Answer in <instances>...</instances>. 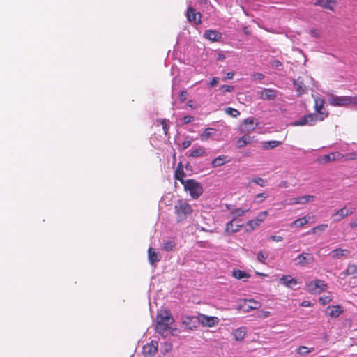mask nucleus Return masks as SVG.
I'll return each instance as SVG.
<instances>
[{
    "label": "nucleus",
    "mask_w": 357,
    "mask_h": 357,
    "mask_svg": "<svg viewBox=\"0 0 357 357\" xmlns=\"http://www.w3.org/2000/svg\"><path fill=\"white\" fill-rule=\"evenodd\" d=\"M174 322L172 313L167 310H160L156 316V331L165 337L167 335L169 326Z\"/></svg>",
    "instance_id": "f257e3e1"
},
{
    "label": "nucleus",
    "mask_w": 357,
    "mask_h": 357,
    "mask_svg": "<svg viewBox=\"0 0 357 357\" xmlns=\"http://www.w3.org/2000/svg\"><path fill=\"white\" fill-rule=\"evenodd\" d=\"M174 208L178 223L185 221L193 212L192 206L187 202L181 199L176 202Z\"/></svg>",
    "instance_id": "f03ea898"
},
{
    "label": "nucleus",
    "mask_w": 357,
    "mask_h": 357,
    "mask_svg": "<svg viewBox=\"0 0 357 357\" xmlns=\"http://www.w3.org/2000/svg\"><path fill=\"white\" fill-rule=\"evenodd\" d=\"M184 190L188 191L191 197L197 199L204 192L201 183L193 178L185 180Z\"/></svg>",
    "instance_id": "7ed1b4c3"
},
{
    "label": "nucleus",
    "mask_w": 357,
    "mask_h": 357,
    "mask_svg": "<svg viewBox=\"0 0 357 357\" xmlns=\"http://www.w3.org/2000/svg\"><path fill=\"white\" fill-rule=\"evenodd\" d=\"M328 284L325 281L316 279L306 284L307 291L312 294H321L326 290Z\"/></svg>",
    "instance_id": "20e7f679"
},
{
    "label": "nucleus",
    "mask_w": 357,
    "mask_h": 357,
    "mask_svg": "<svg viewBox=\"0 0 357 357\" xmlns=\"http://www.w3.org/2000/svg\"><path fill=\"white\" fill-rule=\"evenodd\" d=\"M324 119V117H319L317 114H309L302 116L299 120L293 122L291 125L294 126H313L317 121H323Z\"/></svg>",
    "instance_id": "39448f33"
},
{
    "label": "nucleus",
    "mask_w": 357,
    "mask_h": 357,
    "mask_svg": "<svg viewBox=\"0 0 357 357\" xmlns=\"http://www.w3.org/2000/svg\"><path fill=\"white\" fill-rule=\"evenodd\" d=\"M197 321L204 327H213L217 325L220 319L217 317L208 316L204 314L199 313L196 316Z\"/></svg>",
    "instance_id": "423d86ee"
},
{
    "label": "nucleus",
    "mask_w": 357,
    "mask_h": 357,
    "mask_svg": "<svg viewBox=\"0 0 357 357\" xmlns=\"http://www.w3.org/2000/svg\"><path fill=\"white\" fill-rule=\"evenodd\" d=\"M328 103L333 107H347L349 105L347 96H335L333 93L328 94Z\"/></svg>",
    "instance_id": "0eeeda50"
},
{
    "label": "nucleus",
    "mask_w": 357,
    "mask_h": 357,
    "mask_svg": "<svg viewBox=\"0 0 357 357\" xmlns=\"http://www.w3.org/2000/svg\"><path fill=\"white\" fill-rule=\"evenodd\" d=\"M353 213V208H348L346 206H344L339 210L335 211L331 215V218L333 222H340L344 218L352 215Z\"/></svg>",
    "instance_id": "6e6552de"
},
{
    "label": "nucleus",
    "mask_w": 357,
    "mask_h": 357,
    "mask_svg": "<svg viewBox=\"0 0 357 357\" xmlns=\"http://www.w3.org/2000/svg\"><path fill=\"white\" fill-rule=\"evenodd\" d=\"M158 344L156 341H151L143 347L144 357H153L158 351Z\"/></svg>",
    "instance_id": "1a4fd4ad"
},
{
    "label": "nucleus",
    "mask_w": 357,
    "mask_h": 357,
    "mask_svg": "<svg viewBox=\"0 0 357 357\" xmlns=\"http://www.w3.org/2000/svg\"><path fill=\"white\" fill-rule=\"evenodd\" d=\"M186 17L190 22H194L195 24H200L202 23L201 13L199 12H196L191 6L188 7L187 10Z\"/></svg>",
    "instance_id": "9d476101"
},
{
    "label": "nucleus",
    "mask_w": 357,
    "mask_h": 357,
    "mask_svg": "<svg viewBox=\"0 0 357 357\" xmlns=\"http://www.w3.org/2000/svg\"><path fill=\"white\" fill-rule=\"evenodd\" d=\"M314 199H315V197L314 195L300 196L298 197L289 199L288 204H289V205L305 204L310 202L314 201Z\"/></svg>",
    "instance_id": "9b49d317"
},
{
    "label": "nucleus",
    "mask_w": 357,
    "mask_h": 357,
    "mask_svg": "<svg viewBox=\"0 0 357 357\" xmlns=\"http://www.w3.org/2000/svg\"><path fill=\"white\" fill-rule=\"evenodd\" d=\"M278 91L272 89H264L259 92L260 99L265 100H273L277 97Z\"/></svg>",
    "instance_id": "f8f14e48"
},
{
    "label": "nucleus",
    "mask_w": 357,
    "mask_h": 357,
    "mask_svg": "<svg viewBox=\"0 0 357 357\" xmlns=\"http://www.w3.org/2000/svg\"><path fill=\"white\" fill-rule=\"evenodd\" d=\"M343 312V307L340 305L328 306L325 311L326 314L331 318H337Z\"/></svg>",
    "instance_id": "ddd939ff"
},
{
    "label": "nucleus",
    "mask_w": 357,
    "mask_h": 357,
    "mask_svg": "<svg viewBox=\"0 0 357 357\" xmlns=\"http://www.w3.org/2000/svg\"><path fill=\"white\" fill-rule=\"evenodd\" d=\"M296 259L298 261V264L301 266L312 264L314 261V257L311 254L305 252H303L301 255H299L296 257Z\"/></svg>",
    "instance_id": "4468645a"
},
{
    "label": "nucleus",
    "mask_w": 357,
    "mask_h": 357,
    "mask_svg": "<svg viewBox=\"0 0 357 357\" xmlns=\"http://www.w3.org/2000/svg\"><path fill=\"white\" fill-rule=\"evenodd\" d=\"M293 84L298 96H301L307 92V86L304 84V82L301 77H298L294 80Z\"/></svg>",
    "instance_id": "2eb2a0df"
},
{
    "label": "nucleus",
    "mask_w": 357,
    "mask_h": 357,
    "mask_svg": "<svg viewBox=\"0 0 357 357\" xmlns=\"http://www.w3.org/2000/svg\"><path fill=\"white\" fill-rule=\"evenodd\" d=\"M196 319V317L184 315L181 318V322L185 326L186 330L193 331L197 326L193 324V320Z\"/></svg>",
    "instance_id": "dca6fc26"
},
{
    "label": "nucleus",
    "mask_w": 357,
    "mask_h": 357,
    "mask_svg": "<svg viewBox=\"0 0 357 357\" xmlns=\"http://www.w3.org/2000/svg\"><path fill=\"white\" fill-rule=\"evenodd\" d=\"M343 159V154L340 152L335 151L330 153L329 154H326L322 156V161L325 163L335 161V160H341Z\"/></svg>",
    "instance_id": "f3484780"
},
{
    "label": "nucleus",
    "mask_w": 357,
    "mask_h": 357,
    "mask_svg": "<svg viewBox=\"0 0 357 357\" xmlns=\"http://www.w3.org/2000/svg\"><path fill=\"white\" fill-rule=\"evenodd\" d=\"M314 5L319 6L325 9L334 10V6L336 5L335 0H316Z\"/></svg>",
    "instance_id": "a211bd4d"
},
{
    "label": "nucleus",
    "mask_w": 357,
    "mask_h": 357,
    "mask_svg": "<svg viewBox=\"0 0 357 357\" xmlns=\"http://www.w3.org/2000/svg\"><path fill=\"white\" fill-rule=\"evenodd\" d=\"M280 282L288 288H291L293 286L298 284L297 280L289 275H282L280 279Z\"/></svg>",
    "instance_id": "6ab92c4d"
},
{
    "label": "nucleus",
    "mask_w": 357,
    "mask_h": 357,
    "mask_svg": "<svg viewBox=\"0 0 357 357\" xmlns=\"http://www.w3.org/2000/svg\"><path fill=\"white\" fill-rule=\"evenodd\" d=\"M185 176V174L183 171V167L182 162H180L174 172V177L175 179L178 180L183 185H185V181L184 180V177Z\"/></svg>",
    "instance_id": "aec40b11"
},
{
    "label": "nucleus",
    "mask_w": 357,
    "mask_h": 357,
    "mask_svg": "<svg viewBox=\"0 0 357 357\" xmlns=\"http://www.w3.org/2000/svg\"><path fill=\"white\" fill-rule=\"evenodd\" d=\"M261 303L253 299H249L245 302L244 304V311L250 312L253 310L259 309L261 307Z\"/></svg>",
    "instance_id": "412c9836"
},
{
    "label": "nucleus",
    "mask_w": 357,
    "mask_h": 357,
    "mask_svg": "<svg viewBox=\"0 0 357 357\" xmlns=\"http://www.w3.org/2000/svg\"><path fill=\"white\" fill-rule=\"evenodd\" d=\"M204 37L215 42L221 38V33L214 30H206L204 33Z\"/></svg>",
    "instance_id": "4be33fe9"
},
{
    "label": "nucleus",
    "mask_w": 357,
    "mask_h": 357,
    "mask_svg": "<svg viewBox=\"0 0 357 357\" xmlns=\"http://www.w3.org/2000/svg\"><path fill=\"white\" fill-rule=\"evenodd\" d=\"M229 162V160L227 155H221L212 160L211 165L213 167H218Z\"/></svg>",
    "instance_id": "5701e85b"
},
{
    "label": "nucleus",
    "mask_w": 357,
    "mask_h": 357,
    "mask_svg": "<svg viewBox=\"0 0 357 357\" xmlns=\"http://www.w3.org/2000/svg\"><path fill=\"white\" fill-rule=\"evenodd\" d=\"M349 254L350 251L348 249L336 248L331 252V256L333 259L347 257Z\"/></svg>",
    "instance_id": "b1692460"
},
{
    "label": "nucleus",
    "mask_w": 357,
    "mask_h": 357,
    "mask_svg": "<svg viewBox=\"0 0 357 357\" xmlns=\"http://www.w3.org/2000/svg\"><path fill=\"white\" fill-rule=\"evenodd\" d=\"M234 220H231L226 224L225 231L232 234L239 231L242 225L234 224Z\"/></svg>",
    "instance_id": "393cba45"
},
{
    "label": "nucleus",
    "mask_w": 357,
    "mask_h": 357,
    "mask_svg": "<svg viewBox=\"0 0 357 357\" xmlns=\"http://www.w3.org/2000/svg\"><path fill=\"white\" fill-rule=\"evenodd\" d=\"M149 261L151 265H154L155 263L160 261V258L158 254L152 248H149L148 250Z\"/></svg>",
    "instance_id": "a878e982"
},
{
    "label": "nucleus",
    "mask_w": 357,
    "mask_h": 357,
    "mask_svg": "<svg viewBox=\"0 0 357 357\" xmlns=\"http://www.w3.org/2000/svg\"><path fill=\"white\" fill-rule=\"evenodd\" d=\"M247 333L246 328L241 327L234 331V339L237 341H241L244 339Z\"/></svg>",
    "instance_id": "bb28decb"
},
{
    "label": "nucleus",
    "mask_w": 357,
    "mask_h": 357,
    "mask_svg": "<svg viewBox=\"0 0 357 357\" xmlns=\"http://www.w3.org/2000/svg\"><path fill=\"white\" fill-rule=\"evenodd\" d=\"M310 217L304 216L301 218H298L290 224V227H302L308 222Z\"/></svg>",
    "instance_id": "cd10ccee"
},
{
    "label": "nucleus",
    "mask_w": 357,
    "mask_h": 357,
    "mask_svg": "<svg viewBox=\"0 0 357 357\" xmlns=\"http://www.w3.org/2000/svg\"><path fill=\"white\" fill-rule=\"evenodd\" d=\"M232 275L238 280H246L250 277V275L246 272L238 269H234L232 272Z\"/></svg>",
    "instance_id": "c85d7f7f"
},
{
    "label": "nucleus",
    "mask_w": 357,
    "mask_h": 357,
    "mask_svg": "<svg viewBox=\"0 0 357 357\" xmlns=\"http://www.w3.org/2000/svg\"><path fill=\"white\" fill-rule=\"evenodd\" d=\"M215 130L213 128H208L200 135V139L202 141H206L214 135Z\"/></svg>",
    "instance_id": "c756f323"
},
{
    "label": "nucleus",
    "mask_w": 357,
    "mask_h": 357,
    "mask_svg": "<svg viewBox=\"0 0 357 357\" xmlns=\"http://www.w3.org/2000/svg\"><path fill=\"white\" fill-rule=\"evenodd\" d=\"M206 154L205 149L203 146H199L191 151L190 156L192 158H197L204 156Z\"/></svg>",
    "instance_id": "7c9ffc66"
},
{
    "label": "nucleus",
    "mask_w": 357,
    "mask_h": 357,
    "mask_svg": "<svg viewBox=\"0 0 357 357\" xmlns=\"http://www.w3.org/2000/svg\"><path fill=\"white\" fill-rule=\"evenodd\" d=\"M251 142V137L249 135H243L237 140V146L241 149Z\"/></svg>",
    "instance_id": "2f4dec72"
},
{
    "label": "nucleus",
    "mask_w": 357,
    "mask_h": 357,
    "mask_svg": "<svg viewBox=\"0 0 357 357\" xmlns=\"http://www.w3.org/2000/svg\"><path fill=\"white\" fill-rule=\"evenodd\" d=\"M280 144H281V142H280V141L273 140V141L264 142L263 144L262 147L264 150H268V149H274V148L278 146Z\"/></svg>",
    "instance_id": "473e14b6"
},
{
    "label": "nucleus",
    "mask_w": 357,
    "mask_h": 357,
    "mask_svg": "<svg viewBox=\"0 0 357 357\" xmlns=\"http://www.w3.org/2000/svg\"><path fill=\"white\" fill-rule=\"evenodd\" d=\"M324 102H325V101L322 98L315 99L314 108H315L316 112L318 114H323V113L321 112V109L324 107Z\"/></svg>",
    "instance_id": "72a5a7b5"
},
{
    "label": "nucleus",
    "mask_w": 357,
    "mask_h": 357,
    "mask_svg": "<svg viewBox=\"0 0 357 357\" xmlns=\"http://www.w3.org/2000/svg\"><path fill=\"white\" fill-rule=\"evenodd\" d=\"M248 211H249V209L243 210V209H241L240 208H236V209L233 210L231 212V215L233 216V219L232 220H235L237 217H240V216L243 215Z\"/></svg>",
    "instance_id": "f704fd0d"
},
{
    "label": "nucleus",
    "mask_w": 357,
    "mask_h": 357,
    "mask_svg": "<svg viewBox=\"0 0 357 357\" xmlns=\"http://www.w3.org/2000/svg\"><path fill=\"white\" fill-rule=\"evenodd\" d=\"M344 273L346 275H356L357 273V266L355 264H349Z\"/></svg>",
    "instance_id": "c9c22d12"
},
{
    "label": "nucleus",
    "mask_w": 357,
    "mask_h": 357,
    "mask_svg": "<svg viewBox=\"0 0 357 357\" xmlns=\"http://www.w3.org/2000/svg\"><path fill=\"white\" fill-rule=\"evenodd\" d=\"M312 351H314V348L312 347V348H308L305 346H300L298 348V350H297V352L298 354L301 355V356H305L310 352H312Z\"/></svg>",
    "instance_id": "e433bc0d"
},
{
    "label": "nucleus",
    "mask_w": 357,
    "mask_h": 357,
    "mask_svg": "<svg viewBox=\"0 0 357 357\" xmlns=\"http://www.w3.org/2000/svg\"><path fill=\"white\" fill-rule=\"evenodd\" d=\"M225 112L227 114L234 118H236L240 115V112L238 109L232 107L225 108Z\"/></svg>",
    "instance_id": "4c0bfd02"
},
{
    "label": "nucleus",
    "mask_w": 357,
    "mask_h": 357,
    "mask_svg": "<svg viewBox=\"0 0 357 357\" xmlns=\"http://www.w3.org/2000/svg\"><path fill=\"white\" fill-rule=\"evenodd\" d=\"M175 247V243L172 241L164 242L163 250L165 251H172Z\"/></svg>",
    "instance_id": "58836bf2"
},
{
    "label": "nucleus",
    "mask_w": 357,
    "mask_h": 357,
    "mask_svg": "<svg viewBox=\"0 0 357 357\" xmlns=\"http://www.w3.org/2000/svg\"><path fill=\"white\" fill-rule=\"evenodd\" d=\"M252 183H254L261 187H264L266 185V181L262 178L261 177L257 176L252 178Z\"/></svg>",
    "instance_id": "ea45409f"
},
{
    "label": "nucleus",
    "mask_w": 357,
    "mask_h": 357,
    "mask_svg": "<svg viewBox=\"0 0 357 357\" xmlns=\"http://www.w3.org/2000/svg\"><path fill=\"white\" fill-rule=\"evenodd\" d=\"M169 122V121L166 119H162L160 120V123L162 127V129L164 130V133L165 135H168V130H169L168 123Z\"/></svg>",
    "instance_id": "a19ab883"
},
{
    "label": "nucleus",
    "mask_w": 357,
    "mask_h": 357,
    "mask_svg": "<svg viewBox=\"0 0 357 357\" xmlns=\"http://www.w3.org/2000/svg\"><path fill=\"white\" fill-rule=\"evenodd\" d=\"M357 158V153L355 152H350L347 154H343V159L342 160L347 161V160H352Z\"/></svg>",
    "instance_id": "79ce46f5"
},
{
    "label": "nucleus",
    "mask_w": 357,
    "mask_h": 357,
    "mask_svg": "<svg viewBox=\"0 0 357 357\" xmlns=\"http://www.w3.org/2000/svg\"><path fill=\"white\" fill-rule=\"evenodd\" d=\"M257 258L259 262L264 264L267 259V255H265L262 250H260L257 253Z\"/></svg>",
    "instance_id": "37998d69"
},
{
    "label": "nucleus",
    "mask_w": 357,
    "mask_h": 357,
    "mask_svg": "<svg viewBox=\"0 0 357 357\" xmlns=\"http://www.w3.org/2000/svg\"><path fill=\"white\" fill-rule=\"evenodd\" d=\"M268 197V195L263 192V193H258L255 196V201L257 203H261L263 199H265Z\"/></svg>",
    "instance_id": "c03bdc74"
},
{
    "label": "nucleus",
    "mask_w": 357,
    "mask_h": 357,
    "mask_svg": "<svg viewBox=\"0 0 357 357\" xmlns=\"http://www.w3.org/2000/svg\"><path fill=\"white\" fill-rule=\"evenodd\" d=\"M271 315L269 311L260 310L257 312V317L259 319H265Z\"/></svg>",
    "instance_id": "a18cd8bd"
},
{
    "label": "nucleus",
    "mask_w": 357,
    "mask_h": 357,
    "mask_svg": "<svg viewBox=\"0 0 357 357\" xmlns=\"http://www.w3.org/2000/svg\"><path fill=\"white\" fill-rule=\"evenodd\" d=\"M331 301H332V296H321L319 298V303L324 305L330 303Z\"/></svg>",
    "instance_id": "49530a36"
},
{
    "label": "nucleus",
    "mask_w": 357,
    "mask_h": 357,
    "mask_svg": "<svg viewBox=\"0 0 357 357\" xmlns=\"http://www.w3.org/2000/svg\"><path fill=\"white\" fill-rule=\"evenodd\" d=\"M261 224V222L257 219L251 220L248 222V225L250 226L252 229H255L258 227Z\"/></svg>",
    "instance_id": "de8ad7c7"
},
{
    "label": "nucleus",
    "mask_w": 357,
    "mask_h": 357,
    "mask_svg": "<svg viewBox=\"0 0 357 357\" xmlns=\"http://www.w3.org/2000/svg\"><path fill=\"white\" fill-rule=\"evenodd\" d=\"M221 90L223 93H225L226 92H231L234 90V86L229 85H222L221 86Z\"/></svg>",
    "instance_id": "09e8293b"
},
{
    "label": "nucleus",
    "mask_w": 357,
    "mask_h": 357,
    "mask_svg": "<svg viewBox=\"0 0 357 357\" xmlns=\"http://www.w3.org/2000/svg\"><path fill=\"white\" fill-rule=\"evenodd\" d=\"M268 212L267 211H262V212L259 213V215H258L257 218L261 222H262L264 221V220L266 218V217L268 215Z\"/></svg>",
    "instance_id": "8fccbe9b"
},
{
    "label": "nucleus",
    "mask_w": 357,
    "mask_h": 357,
    "mask_svg": "<svg viewBox=\"0 0 357 357\" xmlns=\"http://www.w3.org/2000/svg\"><path fill=\"white\" fill-rule=\"evenodd\" d=\"M182 121L184 124H188L194 121V117L187 115L183 117Z\"/></svg>",
    "instance_id": "3c124183"
},
{
    "label": "nucleus",
    "mask_w": 357,
    "mask_h": 357,
    "mask_svg": "<svg viewBox=\"0 0 357 357\" xmlns=\"http://www.w3.org/2000/svg\"><path fill=\"white\" fill-rule=\"evenodd\" d=\"M188 93L185 91H183L181 92L179 96V100L181 102H183L188 98Z\"/></svg>",
    "instance_id": "603ef678"
},
{
    "label": "nucleus",
    "mask_w": 357,
    "mask_h": 357,
    "mask_svg": "<svg viewBox=\"0 0 357 357\" xmlns=\"http://www.w3.org/2000/svg\"><path fill=\"white\" fill-rule=\"evenodd\" d=\"M349 105H357V95L354 96H348Z\"/></svg>",
    "instance_id": "864d4df0"
},
{
    "label": "nucleus",
    "mask_w": 357,
    "mask_h": 357,
    "mask_svg": "<svg viewBox=\"0 0 357 357\" xmlns=\"http://www.w3.org/2000/svg\"><path fill=\"white\" fill-rule=\"evenodd\" d=\"M252 76L255 79L261 80L264 78V75L261 73H255Z\"/></svg>",
    "instance_id": "5fc2aeb1"
},
{
    "label": "nucleus",
    "mask_w": 357,
    "mask_h": 357,
    "mask_svg": "<svg viewBox=\"0 0 357 357\" xmlns=\"http://www.w3.org/2000/svg\"><path fill=\"white\" fill-rule=\"evenodd\" d=\"M269 239L273 241L280 242L282 241L283 238L280 236L271 235L269 236Z\"/></svg>",
    "instance_id": "6e6d98bb"
},
{
    "label": "nucleus",
    "mask_w": 357,
    "mask_h": 357,
    "mask_svg": "<svg viewBox=\"0 0 357 357\" xmlns=\"http://www.w3.org/2000/svg\"><path fill=\"white\" fill-rule=\"evenodd\" d=\"M245 126H252L254 124V119L252 117L247 118L243 121Z\"/></svg>",
    "instance_id": "4d7b16f0"
},
{
    "label": "nucleus",
    "mask_w": 357,
    "mask_h": 357,
    "mask_svg": "<svg viewBox=\"0 0 357 357\" xmlns=\"http://www.w3.org/2000/svg\"><path fill=\"white\" fill-rule=\"evenodd\" d=\"M192 140V139H190V140L184 141L182 144L183 149L188 148L191 145Z\"/></svg>",
    "instance_id": "13d9d810"
},
{
    "label": "nucleus",
    "mask_w": 357,
    "mask_h": 357,
    "mask_svg": "<svg viewBox=\"0 0 357 357\" xmlns=\"http://www.w3.org/2000/svg\"><path fill=\"white\" fill-rule=\"evenodd\" d=\"M316 227H317V231H323L328 228V225L327 224H321L320 225L317 226Z\"/></svg>",
    "instance_id": "bf43d9fd"
},
{
    "label": "nucleus",
    "mask_w": 357,
    "mask_h": 357,
    "mask_svg": "<svg viewBox=\"0 0 357 357\" xmlns=\"http://www.w3.org/2000/svg\"><path fill=\"white\" fill-rule=\"evenodd\" d=\"M272 66L275 68H280L282 66V63L278 60H274L272 61Z\"/></svg>",
    "instance_id": "052dcab7"
},
{
    "label": "nucleus",
    "mask_w": 357,
    "mask_h": 357,
    "mask_svg": "<svg viewBox=\"0 0 357 357\" xmlns=\"http://www.w3.org/2000/svg\"><path fill=\"white\" fill-rule=\"evenodd\" d=\"M218 83V78L216 77H213L211 81L210 82V86H215Z\"/></svg>",
    "instance_id": "680f3d73"
},
{
    "label": "nucleus",
    "mask_w": 357,
    "mask_h": 357,
    "mask_svg": "<svg viewBox=\"0 0 357 357\" xmlns=\"http://www.w3.org/2000/svg\"><path fill=\"white\" fill-rule=\"evenodd\" d=\"M349 226L351 229H354L357 227V218L353 221H351L349 224Z\"/></svg>",
    "instance_id": "e2e57ef3"
},
{
    "label": "nucleus",
    "mask_w": 357,
    "mask_h": 357,
    "mask_svg": "<svg viewBox=\"0 0 357 357\" xmlns=\"http://www.w3.org/2000/svg\"><path fill=\"white\" fill-rule=\"evenodd\" d=\"M301 306L303 307H310L311 306V302L309 301H303L301 303Z\"/></svg>",
    "instance_id": "0e129e2a"
},
{
    "label": "nucleus",
    "mask_w": 357,
    "mask_h": 357,
    "mask_svg": "<svg viewBox=\"0 0 357 357\" xmlns=\"http://www.w3.org/2000/svg\"><path fill=\"white\" fill-rule=\"evenodd\" d=\"M234 76V73H231V72H229L227 73V76L224 79L225 80V79H231Z\"/></svg>",
    "instance_id": "69168bd1"
},
{
    "label": "nucleus",
    "mask_w": 357,
    "mask_h": 357,
    "mask_svg": "<svg viewBox=\"0 0 357 357\" xmlns=\"http://www.w3.org/2000/svg\"><path fill=\"white\" fill-rule=\"evenodd\" d=\"M170 330V333L172 335H176L177 328H169Z\"/></svg>",
    "instance_id": "338daca9"
},
{
    "label": "nucleus",
    "mask_w": 357,
    "mask_h": 357,
    "mask_svg": "<svg viewBox=\"0 0 357 357\" xmlns=\"http://www.w3.org/2000/svg\"><path fill=\"white\" fill-rule=\"evenodd\" d=\"M225 56L223 54L220 53L218 54V60H224Z\"/></svg>",
    "instance_id": "774afa93"
}]
</instances>
